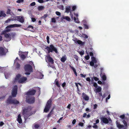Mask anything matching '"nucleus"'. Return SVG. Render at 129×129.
Returning a JSON list of instances; mask_svg holds the SVG:
<instances>
[{"mask_svg": "<svg viewBox=\"0 0 129 129\" xmlns=\"http://www.w3.org/2000/svg\"><path fill=\"white\" fill-rule=\"evenodd\" d=\"M51 22H52L55 23L56 22L55 18L54 17H53V18H52Z\"/></svg>", "mask_w": 129, "mask_h": 129, "instance_id": "37998d69", "label": "nucleus"}, {"mask_svg": "<svg viewBox=\"0 0 129 129\" xmlns=\"http://www.w3.org/2000/svg\"><path fill=\"white\" fill-rule=\"evenodd\" d=\"M85 59L87 60H88L89 58V56L88 55H87L86 56H85Z\"/></svg>", "mask_w": 129, "mask_h": 129, "instance_id": "5fc2aeb1", "label": "nucleus"}, {"mask_svg": "<svg viewBox=\"0 0 129 129\" xmlns=\"http://www.w3.org/2000/svg\"><path fill=\"white\" fill-rule=\"evenodd\" d=\"M102 79L103 81H105L106 80L107 78L105 75H103L102 76Z\"/></svg>", "mask_w": 129, "mask_h": 129, "instance_id": "58836bf2", "label": "nucleus"}, {"mask_svg": "<svg viewBox=\"0 0 129 129\" xmlns=\"http://www.w3.org/2000/svg\"><path fill=\"white\" fill-rule=\"evenodd\" d=\"M46 39L47 40V42L48 44H49L50 43L49 42V37L48 36H47L46 37Z\"/></svg>", "mask_w": 129, "mask_h": 129, "instance_id": "c03bdc74", "label": "nucleus"}, {"mask_svg": "<svg viewBox=\"0 0 129 129\" xmlns=\"http://www.w3.org/2000/svg\"><path fill=\"white\" fill-rule=\"evenodd\" d=\"M76 8V6H74L72 7V10H71V11H74L75 10Z\"/></svg>", "mask_w": 129, "mask_h": 129, "instance_id": "79ce46f5", "label": "nucleus"}, {"mask_svg": "<svg viewBox=\"0 0 129 129\" xmlns=\"http://www.w3.org/2000/svg\"><path fill=\"white\" fill-rule=\"evenodd\" d=\"M64 19H66L68 21H70L71 20L70 18L68 16H66L63 18Z\"/></svg>", "mask_w": 129, "mask_h": 129, "instance_id": "4c0bfd02", "label": "nucleus"}, {"mask_svg": "<svg viewBox=\"0 0 129 129\" xmlns=\"http://www.w3.org/2000/svg\"><path fill=\"white\" fill-rule=\"evenodd\" d=\"M27 29L28 30L30 31H32L33 30V26L31 25H29L27 28Z\"/></svg>", "mask_w": 129, "mask_h": 129, "instance_id": "b1692460", "label": "nucleus"}, {"mask_svg": "<svg viewBox=\"0 0 129 129\" xmlns=\"http://www.w3.org/2000/svg\"><path fill=\"white\" fill-rule=\"evenodd\" d=\"M17 121L20 124H21L22 123V120L20 114H19L18 116Z\"/></svg>", "mask_w": 129, "mask_h": 129, "instance_id": "a211bd4d", "label": "nucleus"}, {"mask_svg": "<svg viewBox=\"0 0 129 129\" xmlns=\"http://www.w3.org/2000/svg\"><path fill=\"white\" fill-rule=\"evenodd\" d=\"M94 79V80L95 81H97L99 80V78H97L96 77H93V78Z\"/></svg>", "mask_w": 129, "mask_h": 129, "instance_id": "13d9d810", "label": "nucleus"}, {"mask_svg": "<svg viewBox=\"0 0 129 129\" xmlns=\"http://www.w3.org/2000/svg\"><path fill=\"white\" fill-rule=\"evenodd\" d=\"M83 25L85 29H88L89 28V27L87 25L84 24Z\"/></svg>", "mask_w": 129, "mask_h": 129, "instance_id": "a19ab883", "label": "nucleus"}, {"mask_svg": "<svg viewBox=\"0 0 129 129\" xmlns=\"http://www.w3.org/2000/svg\"><path fill=\"white\" fill-rule=\"evenodd\" d=\"M12 97L11 96H9V97L7 100L6 103L8 104H12L13 100L12 99Z\"/></svg>", "mask_w": 129, "mask_h": 129, "instance_id": "dca6fc26", "label": "nucleus"}, {"mask_svg": "<svg viewBox=\"0 0 129 129\" xmlns=\"http://www.w3.org/2000/svg\"><path fill=\"white\" fill-rule=\"evenodd\" d=\"M6 14L4 13L2 11H1L0 12V17L2 16L5 17L6 16Z\"/></svg>", "mask_w": 129, "mask_h": 129, "instance_id": "bb28decb", "label": "nucleus"}, {"mask_svg": "<svg viewBox=\"0 0 129 129\" xmlns=\"http://www.w3.org/2000/svg\"><path fill=\"white\" fill-rule=\"evenodd\" d=\"M82 96L83 98L85 101H87L89 100V96L84 93H82Z\"/></svg>", "mask_w": 129, "mask_h": 129, "instance_id": "f3484780", "label": "nucleus"}, {"mask_svg": "<svg viewBox=\"0 0 129 129\" xmlns=\"http://www.w3.org/2000/svg\"><path fill=\"white\" fill-rule=\"evenodd\" d=\"M45 49L48 51V53H52L53 51L56 53H58L57 49L53 44H51L49 46H46Z\"/></svg>", "mask_w": 129, "mask_h": 129, "instance_id": "f03ea898", "label": "nucleus"}, {"mask_svg": "<svg viewBox=\"0 0 129 129\" xmlns=\"http://www.w3.org/2000/svg\"><path fill=\"white\" fill-rule=\"evenodd\" d=\"M122 122L123 123L125 126H126L127 125V124L126 122L124 120H123Z\"/></svg>", "mask_w": 129, "mask_h": 129, "instance_id": "49530a36", "label": "nucleus"}, {"mask_svg": "<svg viewBox=\"0 0 129 129\" xmlns=\"http://www.w3.org/2000/svg\"><path fill=\"white\" fill-rule=\"evenodd\" d=\"M86 80L89 82H90L91 81L89 77H87L86 78Z\"/></svg>", "mask_w": 129, "mask_h": 129, "instance_id": "69168bd1", "label": "nucleus"}, {"mask_svg": "<svg viewBox=\"0 0 129 129\" xmlns=\"http://www.w3.org/2000/svg\"><path fill=\"white\" fill-rule=\"evenodd\" d=\"M55 14L57 15L58 16H59L61 15L60 13L58 11H56L55 12Z\"/></svg>", "mask_w": 129, "mask_h": 129, "instance_id": "8fccbe9b", "label": "nucleus"}, {"mask_svg": "<svg viewBox=\"0 0 129 129\" xmlns=\"http://www.w3.org/2000/svg\"><path fill=\"white\" fill-rule=\"evenodd\" d=\"M35 101V98L34 96H28L26 97V101L29 104H33L34 103Z\"/></svg>", "mask_w": 129, "mask_h": 129, "instance_id": "39448f33", "label": "nucleus"}, {"mask_svg": "<svg viewBox=\"0 0 129 129\" xmlns=\"http://www.w3.org/2000/svg\"><path fill=\"white\" fill-rule=\"evenodd\" d=\"M120 117L122 119H124L125 117V115H120Z\"/></svg>", "mask_w": 129, "mask_h": 129, "instance_id": "774afa93", "label": "nucleus"}, {"mask_svg": "<svg viewBox=\"0 0 129 129\" xmlns=\"http://www.w3.org/2000/svg\"><path fill=\"white\" fill-rule=\"evenodd\" d=\"M17 86L16 85L14 86L12 92V96L14 97L16 96L17 93Z\"/></svg>", "mask_w": 129, "mask_h": 129, "instance_id": "0eeeda50", "label": "nucleus"}, {"mask_svg": "<svg viewBox=\"0 0 129 129\" xmlns=\"http://www.w3.org/2000/svg\"><path fill=\"white\" fill-rule=\"evenodd\" d=\"M95 63L93 61H91L90 62V65L91 66H93L94 65Z\"/></svg>", "mask_w": 129, "mask_h": 129, "instance_id": "a18cd8bd", "label": "nucleus"}, {"mask_svg": "<svg viewBox=\"0 0 129 129\" xmlns=\"http://www.w3.org/2000/svg\"><path fill=\"white\" fill-rule=\"evenodd\" d=\"M8 50L6 48L4 49L2 47H0V56L5 55Z\"/></svg>", "mask_w": 129, "mask_h": 129, "instance_id": "423d86ee", "label": "nucleus"}, {"mask_svg": "<svg viewBox=\"0 0 129 129\" xmlns=\"http://www.w3.org/2000/svg\"><path fill=\"white\" fill-rule=\"evenodd\" d=\"M19 55L22 60H24L26 58V56L24 55L23 54L24 53V52H22L21 51H19Z\"/></svg>", "mask_w": 129, "mask_h": 129, "instance_id": "1a4fd4ad", "label": "nucleus"}, {"mask_svg": "<svg viewBox=\"0 0 129 129\" xmlns=\"http://www.w3.org/2000/svg\"><path fill=\"white\" fill-rule=\"evenodd\" d=\"M24 69L26 72L25 74L26 75H29L30 73L33 72V68L32 66L29 64L25 65L24 67Z\"/></svg>", "mask_w": 129, "mask_h": 129, "instance_id": "7ed1b4c3", "label": "nucleus"}, {"mask_svg": "<svg viewBox=\"0 0 129 129\" xmlns=\"http://www.w3.org/2000/svg\"><path fill=\"white\" fill-rule=\"evenodd\" d=\"M74 58L77 60L78 61V57L77 55H74Z\"/></svg>", "mask_w": 129, "mask_h": 129, "instance_id": "6e6d98bb", "label": "nucleus"}, {"mask_svg": "<svg viewBox=\"0 0 129 129\" xmlns=\"http://www.w3.org/2000/svg\"><path fill=\"white\" fill-rule=\"evenodd\" d=\"M46 61L48 62L51 63L52 64L54 63V60L51 57L50 55H48L45 58Z\"/></svg>", "mask_w": 129, "mask_h": 129, "instance_id": "6e6552de", "label": "nucleus"}, {"mask_svg": "<svg viewBox=\"0 0 129 129\" xmlns=\"http://www.w3.org/2000/svg\"><path fill=\"white\" fill-rule=\"evenodd\" d=\"M93 86L94 87H95V88H97L98 87V85L97 83H96L94 82L93 83Z\"/></svg>", "mask_w": 129, "mask_h": 129, "instance_id": "680f3d73", "label": "nucleus"}, {"mask_svg": "<svg viewBox=\"0 0 129 129\" xmlns=\"http://www.w3.org/2000/svg\"><path fill=\"white\" fill-rule=\"evenodd\" d=\"M107 95H106V93H104L102 97V100L103 98H105Z\"/></svg>", "mask_w": 129, "mask_h": 129, "instance_id": "052dcab7", "label": "nucleus"}, {"mask_svg": "<svg viewBox=\"0 0 129 129\" xmlns=\"http://www.w3.org/2000/svg\"><path fill=\"white\" fill-rule=\"evenodd\" d=\"M19 103V101L16 99H14L13 100L12 104L16 105L18 104Z\"/></svg>", "mask_w": 129, "mask_h": 129, "instance_id": "393cba45", "label": "nucleus"}, {"mask_svg": "<svg viewBox=\"0 0 129 129\" xmlns=\"http://www.w3.org/2000/svg\"><path fill=\"white\" fill-rule=\"evenodd\" d=\"M75 83V84L76 86L77 87V90L79 91H80V90H79V87H78V83Z\"/></svg>", "mask_w": 129, "mask_h": 129, "instance_id": "603ef678", "label": "nucleus"}, {"mask_svg": "<svg viewBox=\"0 0 129 129\" xmlns=\"http://www.w3.org/2000/svg\"><path fill=\"white\" fill-rule=\"evenodd\" d=\"M53 108L50 111V112L49 113V114H48V115L47 116V118L49 119V118L50 117H51V115H52V114H53Z\"/></svg>", "mask_w": 129, "mask_h": 129, "instance_id": "4be33fe9", "label": "nucleus"}, {"mask_svg": "<svg viewBox=\"0 0 129 129\" xmlns=\"http://www.w3.org/2000/svg\"><path fill=\"white\" fill-rule=\"evenodd\" d=\"M24 0H18L16 2L18 3H20L23 2Z\"/></svg>", "mask_w": 129, "mask_h": 129, "instance_id": "864d4df0", "label": "nucleus"}, {"mask_svg": "<svg viewBox=\"0 0 129 129\" xmlns=\"http://www.w3.org/2000/svg\"><path fill=\"white\" fill-rule=\"evenodd\" d=\"M48 16L47 14H44L43 16L42 17L44 18V19L46 18Z\"/></svg>", "mask_w": 129, "mask_h": 129, "instance_id": "bf43d9fd", "label": "nucleus"}, {"mask_svg": "<svg viewBox=\"0 0 129 129\" xmlns=\"http://www.w3.org/2000/svg\"><path fill=\"white\" fill-rule=\"evenodd\" d=\"M29 63L31 65V66H34V64L33 62L32 61H30Z\"/></svg>", "mask_w": 129, "mask_h": 129, "instance_id": "338daca9", "label": "nucleus"}, {"mask_svg": "<svg viewBox=\"0 0 129 129\" xmlns=\"http://www.w3.org/2000/svg\"><path fill=\"white\" fill-rule=\"evenodd\" d=\"M66 83L65 82H64L62 84V87L63 88L66 85Z\"/></svg>", "mask_w": 129, "mask_h": 129, "instance_id": "0e129e2a", "label": "nucleus"}, {"mask_svg": "<svg viewBox=\"0 0 129 129\" xmlns=\"http://www.w3.org/2000/svg\"><path fill=\"white\" fill-rule=\"evenodd\" d=\"M21 77V75L20 74H18L17 75L16 77V78L15 79V80H17L19 79Z\"/></svg>", "mask_w": 129, "mask_h": 129, "instance_id": "c756f323", "label": "nucleus"}, {"mask_svg": "<svg viewBox=\"0 0 129 129\" xmlns=\"http://www.w3.org/2000/svg\"><path fill=\"white\" fill-rule=\"evenodd\" d=\"M92 59V61H93L95 63H97V61L96 60L95 58L93 56H92L91 57Z\"/></svg>", "mask_w": 129, "mask_h": 129, "instance_id": "c9c22d12", "label": "nucleus"}, {"mask_svg": "<svg viewBox=\"0 0 129 129\" xmlns=\"http://www.w3.org/2000/svg\"><path fill=\"white\" fill-rule=\"evenodd\" d=\"M17 20L21 23H23L24 22V17L22 16H18L17 17Z\"/></svg>", "mask_w": 129, "mask_h": 129, "instance_id": "ddd939ff", "label": "nucleus"}, {"mask_svg": "<svg viewBox=\"0 0 129 129\" xmlns=\"http://www.w3.org/2000/svg\"><path fill=\"white\" fill-rule=\"evenodd\" d=\"M55 84L58 87H60V85L58 81L57 80V79L55 80Z\"/></svg>", "mask_w": 129, "mask_h": 129, "instance_id": "473e14b6", "label": "nucleus"}, {"mask_svg": "<svg viewBox=\"0 0 129 129\" xmlns=\"http://www.w3.org/2000/svg\"><path fill=\"white\" fill-rule=\"evenodd\" d=\"M7 32V31H6V30H4V31H2V33L1 34V35H5L6 34H7L6 33Z\"/></svg>", "mask_w": 129, "mask_h": 129, "instance_id": "de8ad7c7", "label": "nucleus"}, {"mask_svg": "<svg viewBox=\"0 0 129 129\" xmlns=\"http://www.w3.org/2000/svg\"><path fill=\"white\" fill-rule=\"evenodd\" d=\"M36 5V3L35 2H33L30 4V5L31 6H34Z\"/></svg>", "mask_w": 129, "mask_h": 129, "instance_id": "e2e57ef3", "label": "nucleus"}, {"mask_svg": "<svg viewBox=\"0 0 129 129\" xmlns=\"http://www.w3.org/2000/svg\"><path fill=\"white\" fill-rule=\"evenodd\" d=\"M44 7L43 6H39L38 7V10L39 11H41L44 9Z\"/></svg>", "mask_w": 129, "mask_h": 129, "instance_id": "2f4dec72", "label": "nucleus"}, {"mask_svg": "<svg viewBox=\"0 0 129 129\" xmlns=\"http://www.w3.org/2000/svg\"><path fill=\"white\" fill-rule=\"evenodd\" d=\"M101 121L103 123L107 124L109 123V120L106 118L102 117L101 118Z\"/></svg>", "mask_w": 129, "mask_h": 129, "instance_id": "4468645a", "label": "nucleus"}, {"mask_svg": "<svg viewBox=\"0 0 129 129\" xmlns=\"http://www.w3.org/2000/svg\"><path fill=\"white\" fill-rule=\"evenodd\" d=\"M40 125L38 124H35L34 125V127L35 128H38L40 127Z\"/></svg>", "mask_w": 129, "mask_h": 129, "instance_id": "ea45409f", "label": "nucleus"}, {"mask_svg": "<svg viewBox=\"0 0 129 129\" xmlns=\"http://www.w3.org/2000/svg\"><path fill=\"white\" fill-rule=\"evenodd\" d=\"M102 89L101 87L99 86L97 88H96L95 90H94L95 93H97L101 92Z\"/></svg>", "mask_w": 129, "mask_h": 129, "instance_id": "6ab92c4d", "label": "nucleus"}, {"mask_svg": "<svg viewBox=\"0 0 129 129\" xmlns=\"http://www.w3.org/2000/svg\"><path fill=\"white\" fill-rule=\"evenodd\" d=\"M11 10L10 9H8L7 10L6 13L8 14H11Z\"/></svg>", "mask_w": 129, "mask_h": 129, "instance_id": "e433bc0d", "label": "nucleus"}, {"mask_svg": "<svg viewBox=\"0 0 129 129\" xmlns=\"http://www.w3.org/2000/svg\"><path fill=\"white\" fill-rule=\"evenodd\" d=\"M84 51H82L79 52V54L81 55H83L84 54Z\"/></svg>", "mask_w": 129, "mask_h": 129, "instance_id": "4d7b16f0", "label": "nucleus"}, {"mask_svg": "<svg viewBox=\"0 0 129 129\" xmlns=\"http://www.w3.org/2000/svg\"><path fill=\"white\" fill-rule=\"evenodd\" d=\"M74 21L75 22L77 23H79L80 22V21H79V20H78V18H77L75 17H74Z\"/></svg>", "mask_w": 129, "mask_h": 129, "instance_id": "f704fd0d", "label": "nucleus"}, {"mask_svg": "<svg viewBox=\"0 0 129 129\" xmlns=\"http://www.w3.org/2000/svg\"><path fill=\"white\" fill-rule=\"evenodd\" d=\"M87 115V114L86 113H84L83 114V117L85 118L86 117V118H88L90 117V115L89 114Z\"/></svg>", "mask_w": 129, "mask_h": 129, "instance_id": "cd10ccee", "label": "nucleus"}, {"mask_svg": "<svg viewBox=\"0 0 129 129\" xmlns=\"http://www.w3.org/2000/svg\"><path fill=\"white\" fill-rule=\"evenodd\" d=\"M31 109L32 108L30 106L22 108V114L24 116L25 120H27L29 116L33 114L31 111Z\"/></svg>", "mask_w": 129, "mask_h": 129, "instance_id": "f257e3e1", "label": "nucleus"}, {"mask_svg": "<svg viewBox=\"0 0 129 129\" xmlns=\"http://www.w3.org/2000/svg\"><path fill=\"white\" fill-rule=\"evenodd\" d=\"M36 92V91L35 90L32 89L26 93V94L27 95H34L35 94Z\"/></svg>", "mask_w": 129, "mask_h": 129, "instance_id": "f8f14e48", "label": "nucleus"}, {"mask_svg": "<svg viewBox=\"0 0 129 129\" xmlns=\"http://www.w3.org/2000/svg\"><path fill=\"white\" fill-rule=\"evenodd\" d=\"M52 101L51 99L49 100L46 105L44 110V112L47 113L49 111L51 105Z\"/></svg>", "mask_w": 129, "mask_h": 129, "instance_id": "20e7f679", "label": "nucleus"}, {"mask_svg": "<svg viewBox=\"0 0 129 129\" xmlns=\"http://www.w3.org/2000/svg\"><path fill=\"white\" fill-rule=\"evenodd\" d=\"M16 63V69L17 70H18L20 68V64L18 62Z\"/></svg>", "mask_w": 129, "mask_h": 129, "instance_id": "7c9ffc66", "label": "nucleus"}, {"mask_svg": "<svg viewBox=\"0 0 129 129\" xmlns=\"http://www.w3.org/2000/svg\"><path fill=\"white\" fill-rule=\"evenodd\" d=\"M5 38L6 39V41L8 42L10 41L11 40L10 35L9 34H7L4 36Z\"/></svg>", "mask_w": 129, "mask_h": 129, "instance_id": "2eb2a0df", "label": "nucleus"}, {"mask_svg": "<svg viewBox=\"0 0 129 129\" xmlns=\"http://www.w3.org/2000/svg\"><path fill=\"white\" fill-rule=\"evenodd\" d=\"M21 26V24H11L9 25H8L6 27V28H11L14 27H20Z\"/></svg>", "mask_w": 129, "mask_h": 129, "instance_id": "9b49d317", "label": "nucleus"}, {"mask_svg": "<svg viewBox=\"0 0 129 129\" xmlns=\"http://www.w3.org/2000/svg\"><path fill=\"white\" fill-rule=\"evenodd\" d=\"M70 68L72 69L73 71L74 74H75L76 76H77V73L76 72V71L75 68L72 66L70 65H69Z\"/></svg>", "mask_w": 129, "mask_h": 129, "instance_id": "412c9836", "label": "nucleus"}, {"mask_svg": "<svg viewBox=\"0 0 129 129\" xmlns=\"http://www.w3.org/2000/svg\"><path fill=\"white\" fill-rule=\"evenodd\" d=\"M82 36L85 39H87L88 38V36L85 34H83Z\"/></svg>", "mask_w": 129, "mask_h": 129, "instance_id": "3c124183", "label": "nucleus"}, {"mask_svg": "<svg viewBox=\"0 0 129 129\" xmlns=\"http://www.w3.org/2000/svg\"><path fill=\"white\" fill-rule=\"evenodd\" d=\"M59 8L62 10H64V7L62 5H60L59 6Z\"/></svg>", "mask_w": 129, "mask_h": 129, "instance_id": "09e8293b", "label": "nucleus"}, {"mask_svg": "<svg viewBox=\"0 0 129 129\" xmlns=\"http://www.w3.org/2000/svg\"><path fill=\"white\" fill-rule=\"evenodd\" d=\"M77 42L79 45H80L81 46H83L84 45L85 43L84 42H82L80 40H78L77 41Z\"/></svg>", "mask_w": 129, "mask_h": 129, "instance_id": "5701e85b", "label": "nucleus"}, {"mask_svg": "<svg viewBox=\"0 0 129 129\" xmlns=\"http://www.w3.org/2000/svg\"><path fill=\"white\" fill-rule=\"evenodd\" d=\"M67 60V58L65 56H62L60 60L61 62H64Z\"/></svg>", "mask_w": 129, "mask_h": 129, "instance_id": "a878e982", "label": "nucleus"}, {"mask_svg": "<svg viewBox=\"0 0 129 129\" xmlns=\"http://www.w3.org/2000/svg\"><path fill=\"white\" fill-rule=\"evenodd\" d=\"M117 127L119 128H123L124 127V126L123 125L121 124L118 123L117 124Z\"/></svg>", "mask_w": 129, "mask_h": 129, "instance_id": "72a5a7b5", "label": "nucleus"}, {"mask_svg": "<svg viewBox=\"0 0 129 129\" xmlns=\"http://www.w3.org/2000/svg\"><path fill=\"white\" fill-rule=\"evenodd\" d=\"M27 78L26 77H22L20 78L18 80V82L20 83H23L27 80Z\"/></svg>", "mask_w": 129, "mask_h": 129, "instance_id": "9d476101", "label": "nucleus"}, {"mask_svg": "<svg viewBox=\"0 0 129 129\" xmlns=\"http://www.w3.org/2000/svg\"><path fill=\"white\" fill-rule=\"evenodd\" d=\"M99 93H98V95H99V97L98 98L100 100L101 99H102V94L101 92H98Z\"/></svg>", "mask_w": 129, "mask_h": 129, "instance_id": "c85d7f7f", "label": "nucleus"}, {"mask_svg": "<svg viewBox=\"0 0 129 129\" xmlns=\"http://www.w3.org/2000/svg\"><path fill=\"white\" fill-rule=\"evenodd\" d=\"M71 7L70 6H69L67 7L66 9V12L69 13L70 12V13H71Z\"/></svg>", "mask_w": 129, "mask_h": 129, "instance_id": "aec40b11", "label": "nucleus"}]
</instances>
